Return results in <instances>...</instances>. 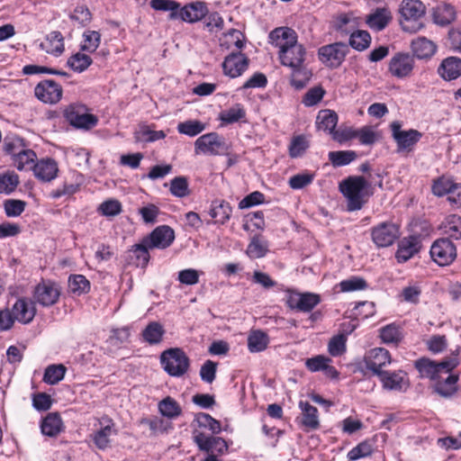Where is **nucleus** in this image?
I'll return each mask as SVG.
<instances>
[{
    "label": "nucleus",
    "instance_id": "obj_1",
    "mask_svg": "<svg viewBox=\"0 0 461 461\" xmlns=\"http://www.w3.org/2000/svg\"><path fill=\"white\" fill-rule=\"evenodd\" d=\"M271 44L279 48L282 65H294L306 55L305 48L297 42V33L289 27H278L269 33Z\"/></svg>",
    "mask_w": 461,
    "mask_h": 461
},
{
    "label": "nucleus",
    "instance_id": "obj_2",
    "mask_svg": "<svg viewBox=\"0 0 461 461\" xmlns=\"http://www.w3.org/2000/svg\"><path fill=\"white\" fill-rule=\"evenodd\" d=\"M340 192L347 198L348 210H360L367 197L373 194L371 184L363 176H349L339 185Z\"/></svg>",
    "mask_w": 461,
    "mask_h": 461
},
{
    "label": "nucleus",
    "instance_id": "obj_3",
    "mask_svg": "<svg viewBox=\"0 0 461 461\" xmlns=\"http://www.w3.org/2000/svg\"><path fill=\"white\" fill-rule=\"evenodd\" d=\"M461 359V348L458 347L452 351L449 357H447L441 362H435L429 358H420L415 362V367L419 370L421 376L429 377L431 380H439L440 374H447L458 366Z\"/></svg>",
    "mask_w": 461,
    "mask_h": 461
},
{
    "label": "nucleus",
    "instance_id": "obj_4",
    "mask_svg": "<svg viewBox=\"0 0 461 461\" xmlns=\"http://www.w3.org/2000/svg\"><path fill=\"white\" fill-rule=\"evenodd\" d=\"M426 7L420 0H403L401 7L400 23L403 31L416 32L422 28L420 20L424 16Z\"/></svg>",
    "mask_w": 461,
    "mask_h": 461
},
{
    "label": "nucleus",
    "instance_id": "obj_5",
    "mask_svg": "<svg viewBox=\"0 0 461 461\" xmlns=\"http://www.w3.org/2000/svg\"><path fill=\"white\" fill-rule=\"evenodd\" d=\"M164 370L171 376L184 375L190 366V360L183 349L173 348L165 350L160 357Z\"/></svg>",
    "mask_w": 461,
    "mask_h": 461
},
{
    "label": "nucleus",
    "instance_id": "obj_6",
    "mask_svg": "<svg viewBox=\"0 0 461 461\" xmlns=\"http://www.w3.org/2000/svg\"><path fill=\"white\" fill-rule=\"evenodd\" d=\"M64 117L77 129L90 130L98 122V118L89 113L86 105L79 104H69L64 110Z\"/></svg>",
    "mask_w": 461,
    "mask_h": 461
},
{
    "label": "nucleus",
    "instance_id": "obj_7",
    "mask_svg": "<svg viewBox=\"0 0 461 461\" xmlns=\"http://www.w3.org/2000/svg\"><path fill=\"white\" fill-rule=\"evenodd\" d=\"M229 146L223 137L216 132H210L200 136L194 142L196 154L203 153L212 156L222 155L228 152Z\"/></svg>",
    "mask_w": 461,
    "mask_h": 461
},
{
    "label": "nucleus",
    "instance_id": "obj_8",
    "mask_svg": "<svg viewBox=\"0 0 461 461\" xmlns=\"http://www.w3.org/2000/svg\"><path fill=\"white\" fill-rule=\"evenodd\" d=\"M4 150L12 156L13 164L18 170H23L29 163L28 150L23 140L17 136H7L4 140Z\"/></svg>",
    "mask_w": 461,
    "mask_h": 461
},
{
    "label": "nucleus",
    "instance_id": "obj_9",
    "mask_svg": "<svg viewBox=\"0 0 461 461\" xmlns=\"http://www.w3.org/2000/svg\"><path fill=\"white\" fill-rule=\"evenodd\" d=\"M392 136L397 144L398 151H411L420 140L422 134L414 129L402 130V124L394 121L390 125Z\"/></svg>",
    "mask_w": 461,
    "mask_h": 461
},
{
    "label": "nucleus",
    "instance_id": "obj_10",
    "mask_svg": "<svg viewBox=\"0 0 461 461\" xmlns=\"http://www.w3.org/2000/svg\"><path fill=\"white\" fill-rule=\"evenodd\" d=\"M348 50V46L346 43L335 42L321 47L318 55L324 65L335 68L341 65Z\"/></svg>",
    "mask_w": 461,
    "mask_h": 461
},
{
    "label": "nucleus",
    "instance_id": "obj_11",
    "mask_svg": "<svg viewBox=\"0 0 461 461\" xmlns=\"http://www.w3.org/2000/svg\"><path fill=\"white\" fill-rule=\"evenodd\" d=\"M430 256L438 265L447 266L455 260L456 249L448 238H441L432 244Z\"/></svg>",
    "mask_w": 461,
    "mask_h": 461
},
{
    "label": "nucleus",
    "instance_id": "obj_12",
    "mask_svg": "<svg viewBox=\"0 0 461 461\" xmlns=\"http://www.w3.org/2000/svg\"><path fill=\"white\" fill-rule=\"evenodd\" d=\"M432 192L437 196L448 194L447 200L461 207V184H456L449 178L441 177L434 182Z\"/></svg>",
    "mask_w": 461,
    "mask_h": 461
},
{
    "label": "nucleus",
    "instance_id": "obj_13",
    "mask_svg": "<svg viewBox=\"0 0 461 461\" xmlns=\"http://www.w3.org/2000/svg\"><path fill=\"white\" fill-rule=\"evenodd\" d=\"M100 428L91 435L95 447L100 450H105L110 447L111 437L117 434L114 428V422L107 416L99 420Z\"/></svg>",
    "mask_w": 461,
    "mask_h": 461
},
{
    "label": "nucleus",
    "instance_id": "obj_14",
    "mask_svg": "<svg viewBox=\"0 0 461 461\" xmlns=\"http://www.w3.org/2000/svg\"><path fill=\"white\" fill-rule=\"evenodd\" d=\"M399 237V228L393 222H382L372 229V240L377 247H388Z\"/></svg>",
    "mask_w": 461,
    "mask_h": 461
},
{
    "label": "nucleus",
    "instance_id": "obj_15",
    "mask_svg": "<svg viewBox=\"0 0 461 461\" xmlns=\"http://www.w3.org/2000/svg\"><path fill=\"white\" fill-rule=\"evenodd\" d=\"M391 363V356L388 350L383 348H375L369 351L366 357V366L373 375H379L385 370L384 368Z\"/></svg>",
    "mask_w": 461,
    "mask_h": 461
},
{
    "label": "nucleus",
    "instance_id": "obj_16",
    "mask_svg": "<svg viewBox=\"0 0 461 461\" xmlns=\"http://www.w3.org/2000/svg\"><path fill=\"white\" fill-rule=\"evenodd\" d=\"M144 240L149 248L164 249L169 247L174 241L175 232L169 226L162 225L157 227Z\"/></svg>",
    "mask_w": 461,
    "mask_h": 461
},
{
    "label": "nucleus",
    "instance_id": "obj_17",
    "mask_svg": "<svg viewBox=\"0 0 461 461\" xmlns=\"http://www.w3.org/2000/svg\"><path fill=\"white\" fill-rule=\"evenodd\" d=\"M34 94L43 103L56 104L62 96V88L53 80H44L36 86Z\"/></svg>",
    "mask_w": 461,
    "mask_h": 461
},
{
    "label": "nucleus",
    "instance_id": "obj_18",
    "mask_svg": "<svg viewBox=\"0 0 461 461\" xmlns=\"http://www.w3.org/2000/svg\"><path fill=\"white\" fill-rule=\"evenodd\" d=\"M248 67L249 59L240 51L229 54L222 63L224 74L231 78L240 77Z\"/></svg>",
    "mask_w": 461,
    "mask_h": 461
},
{
    "label": "nucleus",
    "instance_id": "obj_19",
    "mask_svg": "<svg viewBox=\"0 0 461 461\" xmlns=\"http://www.w3.org/2000/svg\"><path fill=\"white\" fill-rule=\"evenodd\" d=\"M414 68V59L409 54L397 53L389 62L390 73L398 78L409 77Z\"/></svg>",
    "mask_w": 461,
    "mask_h": 461
},
{
    "label": "nucleus",
    "instance_id": "obj_20",
    "mask_svg": "<svg viewBox=\"0 0 461 461\" xmlns=\"http://www.w3.org/2000/svg\"><path fill=\"white\" fill-rule=\"evenodd\" d=\"M194 438L199 449L208 454L222 455L228 451V445L222 438L210 437L200 432Z\"/></svg>",
    "mask_w": 461,
    "mask_h": 461
},
{
    "label": "nucleus",
    "instance_id": "obj_21",
    "mask_svg": "<svg viewBox=\"0 0 461 461\" xmlns=\"http://www.w3.org/2000/svg\"><path fill=\"white\" fill-rule=\"evenodd\" d=\"M321 302L320 296L312 293H295L292 294L288 300L287 305L291 309L308 312H311Z\"/></svg>",
    "mask_w": 461,
    "mask_h": 461
},
{
    "label": "nucleus",
    "instance_id": "obj_22",
    "mask_svg": "<svg viewBox=\"0 0 461 461\" xmlns=\"http://www.w3.org/2000/svg\"><path fill=\"white\" fill-rule=\"evenodd\" d=\"M383 387L390 391H402L409 386L407 375L402 371H384L378 375Z\"/></svg>",
    "mask_w": 461,
    "mask_h": 461
},
{
    "label": "nucleus",
    "instance_id": "obj_23",
    "mask_svg": "<svg viewBox=\"0 0 461 461\" xmlns=\"http://www.w3.org/2000/svg\"><path fill=\"white\" fill-rule=\"evenodd\" d=\"M59 294V289L55 284L42 283L36 286L34 298L39 303L50 306L58 301Z\"/></svg>",
    "mask_w": 461,
    "mask_h": 461
},
{
    "label": "nucleus",
    "instance_id": "obj_24",
    "mask_svg": "<svg viewBox=\"0 0 461 461\" xmlns=\"http://www.w3.org/2000/svg\"><path fill=\"white\" fill-rule=\"evenodd\" d=\"M305 56L294 65H285L292 69L291 85L296 89L303 88L312 77V72L304 65Z\"/></svg>",
    "mask_w": 461,
    "mask_h": 461
},
{
    "label": "nucleus",
    "instance_id": "obj_25",
    "mask_svg": "<svg viewBox=\"0 0 461 461\" xmlns=\"http://www.w3.org/2000/svg\"><path fill=\"white\" fill-rule=\"evenodd\" d=\"M208 8L203 2H194L179 9L178 18L187 23H195L205 17Z\"/></svg>",
    "mask_w": 461,
    "mask_h": 461
},
{
    "label": "nucleus",
    "instance_id": "obj_26",
    "mask_svg": "<svg viewBox=\"0 0 461 461\" xmlns=\"http://www.w3.org/2000/svg\"><path fill=\"white\" fill-rule=\"evenodd\" d=\"M32 169L34 176L43 182L53 180L59 171L58 164L52 158H44L38 161Z\"/></svg>",
    "mask_w": 461,
    "mask_h": 461
},
{
    "label": "nucleus",
    "instance_id": "obj_27",
    "mask_svg": "<svg viewBox=\"0 0 461 461\" xmlns=\"http://www.w3.org/2000/svg\"><path fill=\"white\" fill-rule=\"evenodd\" d=\"M39 47L49 54L59 56L64 51V38L59 32L53 31L46 36Z\"/></svg>",
    "mask_w": 461,
    "mask_h": 461
},
{
    "label": "nucleus",
    "instance_id": "obj_28",
    "mask_svg": "<svg viewBox=\"0 0 461 461\" xmlns=\"http://www.w3.org/2000/svg\"><path fill=\"white\" fill-rule=\"evenodd\" d=\"M420 249V241L417 237L405 238L399 243L396 258L399 263H403L412 258Z\"/></svg>",
    "mask_w": 461,
    "mask_h": 461
},
{
    "label": "nucleus",
    "instance_id": "obj_29",
    "mask_svg": "<svg viewBox=\"0 0 461 461\" xmlns=\"http://www.w3.org/2000/svg\"><path fill=\"white\" fill-rule=\"evenodd\" d=\"M445 80H454L461 76V59L449 57L445 59L438 68Z\"/></svg>",
    "mask_w": 461,
    "mask_h": 461
},
{
    "label": "nucleus",
    "instance_id": "obj_30",
    "mask_svg": "<svg viewBox=\"0 0 461 461\" xmlns=\"http://www.w3.org/2000/svg\"><path fill=\"white\" fill-rule=\"evenodd\" d=\"M63 429L64 424L59 412H50L41 420V430L44 435L55 437Z\"/></svg>",
    "mask_w": 461,
    "mask_h": 461
},
{
    "label": "nucleus",
    "instance_id": "obj_31",
    "mask_svg": "<svg viewBox=\"0 0 461 461\" xmlns=\"http://www.w3.org/2000/svg\"><path fill=\"white\" fill-rule=\"evenodd\" d=\"M299 408L302 411V425L311 430L320 427L318 410L308 402L300 401Z\"/></svg>",
    "mask_w": 461,
    "mask_h": 461
},
{
    "label": "nucleus",
    "instance_id": "obj_32",
    "mask_svg": "<svg viewBox=\"0 0 461 461\" xmlns=\"http://www.w3.org/2000/svg\"><path fill=\"white\" fill-rule=\"evenodd\" d=\"M392 19L391 12L385 8H377L366 17V23L372 29L381 31Z\"/></svg>",
    "mask_w": 461,
    "mask_h": 461
},
{
    "label": "nucleus",
    "instance_id": "obj_33",
    "mask_svg": "<svg viewBox=\"0 0 461 461\" xmlns=\"http://www.w3.org/2000/svg\"><path fill=\"white\" fill-rule=\"evenodd\" d=\"M411 50L418 59L430 58L436 51L433 41L425 37H419L411 41Z\"/></svg>",
    "mask_w": 461,
    "mask_h": 461
},
{
    "label": "nucleus",
    "instance_id": "obj_34",
    "mask_svg": "<svg viewBox=\"0 0 461 461\" xmlns=\"http://www.w3.org/2000/svg\"><path fill=\"white\" fill-rule=\"evenodd\" d=\"M440 229L448 240H461V216L452 214L446 217L440 224Z\"/></svg>",
    "mask_w": 461,
    "mask_h": 461
},
{
    "label": "nucleus",
    "instance_id": "obj_35",
    "mask_svg": "<svg viewBox=\"0 0 461 461\" xmlns=\"http://www.w3.org/2000/svg\"><path fill=\"white\" fill-rule=\"evenodd\" d=\"M338 123V115L331 110H321L317 115L316 124L321 131L332 134Z\"/></svg>",
    "mask_w": 461,
    "mask_h": 461
},
{
    "label": "nucleus",
    "instance_id": "obj_36",
    "mask_svg": "<svg viewBox=\"0 0 461 461\" xmlns=\"http://www.w3.org/2000/svg\"><path fill=\"white\" fill-rule=\"evenodd\" d=\"M269 343V338L262 330H252L248 337V348L251 353L264 351Z\"/></svg>",
    "mask_w": 461,
    "mask_h": 461
},
{
    "label": "nucleus",
    "instance_id": "obj_37",
    "mask_svg": "<svg viewBox=\"0 0 461 461\" xmlns=\"http://www.w3.org/2000/svg\"><path fill=\"white\" fill-rule=\"evenodd\" d=\"M232 209L230 204L223 200H215L212 203L210 215L215 219V222L223 224L231 214Z\"/></svg>",
    "mask_w": 461,
    "mask_h": 461
},
{
    "label": "nucleus",
    "instance_id": "obj_38",
    "mask_svg": "<svg viewBox=\"0 0 461 461\" xmlns=\"http://www.w3.org/2000/svg\"><path fill=\"white\" fill-rule=\"evenodd\" d=\"M433 19L437 24L447 25L456 19L454 6L449 4H441L434 9Z\"/></svg>",
    "mask_w": 461,
    "mask_h": 461
},
{
    "label": "nucleus",
    "instance_id": "obj_39",
    "mask_svg": "<svg viewBox=\"0 0 461 461\" xmlns=\"http://www.w3.org/2000/svg\"><path fill=\"white\" fill-rule=\"evenodd\" d=\"M355 19L348 14H339L333 19V28L340 33L341 36L350 34L356 28Z\"/></svg>",
    "mask_w": 461,
    "mask_h": 461
},
{
    "label": "nucleus",
    "instance_id": "obj_40",
    "mask_svg": "<svg viewBox=\"0 0 461 461\" xmlns=\"http://www.w3.org/2000/svg\"><path fill=\"white\" fill-rule=\"evenodd\" d=\"M68 291L76 295H81L90 291V282L83 275H71L68 277Z\"/></svg>",
    "mask_w": 461,
    "mask_h": 461
},
{
    "label": "nucleus",
    "instance_id": "obj_41",
    "mask_svg": "<svg viewBox=\"0 0 461 461\" xmlns=\"http://www.w3.org/2000/svg\"><path fill=\"white\" fill-rule=\"evenodd\" d=\"M67 368L62 364H53L46 367L43 375V382L48 384H57L63 380Z\"/></svg>",
    "mask_w": 461,
    "mask_h": 461
},
{
    "label": "nucleus",
    "instance_id": "obj_42",
    "mask_svg": "<svg viewBox=\"0 0 461 461\" xmlns=\"http://www.w3.org/2000/svg\"><path fill=\"white\" fill-rule=\"evenodd\" d=\"M165 333L163 326L156 321L150 322L142 331V337L149 344H158Z\"/></svg>",
    "mask_w": 461,
    "mask_h": 461
},
{
    "label": "nucleus",
    "instance_id": "obj_43",
    "mask_svg": "<svg viewBox=\"0 0 461 461\" xmlns=\"http://www.w3.org/2000/svg\"><path fill=\"white\" fill-rule=\"evenodd\" d=\"M158 410L164 417L169 419H175L182 412L181 407L176 401L169 396L166 397L158 403Z\"/></svg>",
    "mask_w": 461,
    "mask_h": 461
},
{
    "label": "nucleus",
    "instance_id": "obj_44",
    "mask_svg": "<svg viewBox=\"0 0 461 461\" xmlns=\"http://www.w3.org/2000/svg\"><path fill=\"white\" fill-rule=\"evenodd\" d=\"M371 42V36L366 31H353L350 33L349 45L358 50L362 51L367 49Z\"/></svg>",
    "mask_w": 461,
    "mask_h": 461
},
{
    "label": "nucleus",
    "instance_id": "obj_45",
    "mask_svg": "<svg viewBox=\"0 0 461 461\" xmlns=\"http://www.w3.org/2000/svg\"><path fill=\"white\" fill-rule=\"evenodd\" d=\"M150 6L157 11H170L169 18H178L180 4L175 0H151Z\"/></svg>",
    "mask_w": 461,
    "mask_h": 461
},
{
    "label": "nucleus",
    "instance_id": "obj_46",
    "mask_svg": "<svg viewBox=\"0 0 461 461\" xmlns=\"http://www.w3.org/2000/svg\"><path fill=\"white\" fill-rule=\"evenodd\" d=\"M165 137L166 133L163 131H153L148 126H142L135 132V140L137 142H153Z\"/></svg>",
    "mask_w": 461,
    "mask_h": 461
},
{
    "label": "nucleus",
    "instance_id": "obj_47",
    "mask_svg": "<svg viewBox=\"0 0 461 461\" xmlns=\"http://www.w3.org/2000/svg\"><path fill=\"white\" fill-rule=\"evenodd\" d=\"M357 158V153L353 150L330 151L329 158L334 167H342L349 164Z\"/></svg>",
    "mask_w": 461,
    "mask_h": 461
},
{
    "label": "nucleus",
    "instance_id": "obj_48",
    "mask_svg": "<svg viewBox=\"0 0 461 461\" xmlns=\"http://www.w3.org/2000/svg\"><path fill=\"white\" fill-rule=\"evenodd\" d=\"M245 115L246 112L243 106L240 104H237L230 108L222 111L220 113V119L225 123H234L243 119Z\"/></svg>",
    "mask_w": 461,
    "mask_h": 461
},
{
    "label": "nucleus",
    "instance_id": "obj_49",
    "mask_svg": "<svg viewBox=\"0 0 461 461\" xmlns=\"http://www.w3.org/2000/svg\"><path fill=\"white\" fill-rule=\"evenodd\" d=\"M170 193L178 198H184L190 194L189 185L186 177L176 176L170 182Z\"/></svg>",
    "mask_w": 461,
    "mask_h": 461
},
{
    "label": "nucleus",
    "instance_id": "obj_50",
    "mask_svg": "<svg viewBox=\"0 0 461 461\" xmlns=\"http://www.w3.org/2000/svg\"><path fill=\"white\" fill-rule=\"evenodd\" d=\"M205 129L204 124L196 120H188L177 125V131L191 137L196 136Z\"/></svg>",
    "mask_w": 461,
    "mask_h": 461
},
{
    "label": "nucleus",
    "instance_id": "obj_51",
    "mask_svg": "<svg viewBox=\"0 0 461 461\" xmlns=\"http://www.w3.org/2000/svg\"><path fill=\"white\" fill-rule=\"evenodd\" d=\"M28 312V304L25 298H19L10 310L14 321L22 323H28L29 319H26V313Z\"/></svg>",
    "mask_w": 461,
    "mask_h": 461
},
{
    "label": "nucleus",
    "instance_id": "obj_52",
    "mask_svg": "<svg viewBox=\"0 0 461 461\" xmlns=\"http://www.w3.org/2000/svg\"><path fill=\"white\" fill-rule=\"evenodd\" d=\"M267 251V243L258 237H254L247 248V254L251 258H260Z\"/></svg>",
    "mask_w": 461,
    "mask_h": 461
},
{
    "label": "nucleus",
    "instance_id": "obj_53",
    "mask_svg": "<svg viewBox=\"0 0 461 461\" xmlns=\"http://www.w3.org/2000/svg\"><path fill=\"white\" fill-rule=\"evenodd\" d=\"M92 63V59L80 52L71 56L68 60V65L75 71L82 72L86 70Z\"/></svg>",
    "mask_w": 461,
    "mask_h": 461
},
{
    "label": "nucleus",
    "instance_id": "obj_54",
    "mask_svg": "<svg viewBox=\"0 0 461 461\" xmlns=\"http://www.w3.org/2000/svg\"><path fill=\"white\" fill-rule=\"evenodd\" d=\"M309 148V142L303 135L293 138L289 146V155L292 158L301 157Z\"/></svg>",
    "mask_w": 461,
    "mask_h": 461
},
{
    "label": "nucleus",
    "instance_id": "obj_55",
    "mask_svg": "<svg viewBox=\"0 0 461 461\" xmlns=\"http://www.w3.org/2000/svg\"><path fill=\"white\" fill-rule=\"evenodd\" d=\"M380 337L384 343L397 344L402 339V333L397 326L390 324L380 330Z\"/></svg>",
    "mask_w": 461,
    "mask_h": 461
},
{
    "label": "nucleus",
    "instance_id": "obj_56",
    "mask_svg": "<svg viewBox=\"0 0 461 461\" xmlns=\"http://www.w3.org/2000/svg\"><path fill=\"white\" fill-rule=\"evenodd\" d=\"M373 452L372 444L368 441H363L353 447L347 455L349 461H355L362 457L368 456Z\"/></svg>",
    "mask_w": 461,
    "mask_h": 461
},
{
    "label": "nucleus",
    "instance_id": "obj_57",
    "mask_svg": "<svg viewBox=\"0 0 461 461\" xmlns=\"http://www.w3.org/2000/svg\"><path fill=\"white\" fill-rule=\"evenodd\" d=\"M458 376L456 375H449L443 382H438L436 384V391L438 394L447 397L456 391V383Z\"/></svg>",
    "mask_w": 461,
    "mask_h": 461
},
{
    "label": "nucleus",
    "instance_id": "obj_58",
    "mask_svg": "<svg viewBox=\"0 0 461 461\" xmlns=\"http://www.w3.org/2000/svg\"><path fill=\"white\" fill-rule=\"evenodd\" d=\"M84 44L81 47L82 50L87 52L95 51L100 44V33L96 31H87L84 33Z\"/></svg>",
    "mask_w": 461,
    "mask_h": 461
},
{
    "label": "nucleus",
    "instance_id": "obj_59",
    "mask_svg": "<svg viewBox=\"0 0 461 461\" xmlns=\"http://www.w3.org/2000/svg\"><path fill=\"white\" fill-rule=\"evenodd\" d=\"M346 337L342 334L333 337L328 345L329 353L333 357L342 355L346 351Z\"/></svg>",
    "mask_w": 461,
    "mask_h": 461
},
{
    "label": "nucleus",
    "instance_id": "obj_60",
    "mask_svg": "<svg viewBox=\"0 0 461 461\" xmlns=\"http://www.w3.org/2000/svg\"><path fill=\"white\" fill-rule=\"evenodd\" d=\"M52 404L51 396L46 393H37L32 396V405L38 411H46L51 408Z\"/></svg>",
    "mask_w": 461,
    "mask_h": 461
},
{
    "label": "nucleus",
    "instance_id": "obj_61",
    "mask_svg": "<svg viewBox=\"0 0 461 461\" xmlns=\"http://www.w3.org/2000/svg\"><path fill=\"white\" fill-rule=\"evenodd\" d=\"M25 205L26 203L21 200L9 199L5 202L4 208L8 217H16L24 211Z\"/></svg>",
    "mask_w": 461,
    "mask_h": 461
},
{
    "label": "nucleus",
    "instance_id": "obj_62",
    "mask_svg": "<svg viewBox=\"0 0 461 461\" xmlns=\"http://www.w3.org/2000/svg\"><path fill=\"white\" fill-rule=\"evenodd\" d=\"M149 249H152V248L146 244L144 239L140 244H136L132 247L131 252L142 267L146 266L149 260Z\"/></svg>",
    "mask_w": 461,
    "mask_h": 461
},
{
    "label": "nucleus",
    "instance_id": "obj_63",
    "mask_svg": "<svg viewBox=\"0 0 461 461\" xmlns=\"http://www.w3.org/2000/svg\"><path fill=\"white\" fill-rule=\"evenodd\" d=\"M197 421L200 426L208 428L212 433L217 434L221 430L220 421L212 418L207 413H200L197 415Z\"/></svg>",
    "mask_w": 461,
    "mask_h": 461
},
{
    "label": "nucleus",
    "instance_id": "obj_64",
    "mask_svg": "<svg viewBox=\"0 0 461 461\" xmlns=\"http://www.w3.org/2000/svg\"><path fill=\"white\" fill-rule=\"evenodd\" d=\"M217 364L212 360H206L200 369L201 379L208 384L214 381Z\"/></svg>",
    "mask_w": 461,
    "mask_h": 461
}]
</instances>
